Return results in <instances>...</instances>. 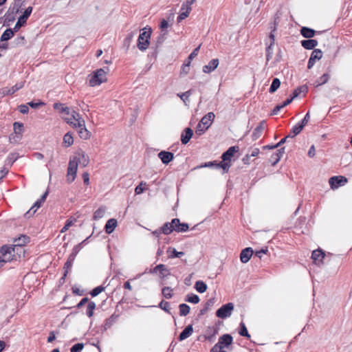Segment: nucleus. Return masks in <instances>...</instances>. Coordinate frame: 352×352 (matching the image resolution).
Returning <instances> with one entry per match:
<instances>
[{"label":"nucleus","instance_id":"f3484780","mask_svg":"<svg viewBox=\"0 0 352 352\" xmlns=\"http://www.w3.org/2000/svg\"><path fill=\"white\" fill-rule=\"evenodd\" d=\"M157 155L164 164H168L174 158V155L173 153L166 151H160Z\"/></svg>","mask_w":352,"mask_h":352},{"label":"nucleus","instance_id":"8fccbe9b","mask_svg":"<svg viewBox=\"0 0 352 352\" xmlns=\"http://www.w3.org/2000/svg\"><path fill=\"white\" fill-rule=\"evenodd\" d=\"M239 333L243 337L250 338V335L249 334L248 329L243 322H241L240 324V329Z\"/></svg>","mask_w":352,"mask_h":352},{"label":"nucleus","instance_id":"37998d69","mask_svg":"<svg viewBox=\"0 0 352 352\" xmlns=\"http://www.w3.org/2000/svg\"><path fill=\"white\" fill-rule=\"evenodd\" d=\"M280 85V81L278 78H275L273 79L272 82L269 89L270 93L275 92Z\"/></svg>","mask_w":352,"mask_h":352},{"label":"nucleus","instance_id":"473e14b6","mask_svg":"<svg viewBox=\"0 0 352 352\" xmlns=\"http://www.w3.org/2000/svg\"><path fill=\"white\" fill-rule=\"evenodd\" d=\"M195 289L199 293H204L207 289V285L202 280H197L195 284Z\"/></svg>","mask_w":352,"mask_h":352},{"label":"nucleus","instance_id":"2eb2a0df","mask_svg":"<svg viewBox=\"0 0 352 352\" xmlns=\"http://www.w3.org/2000/svg\"><path fill=\"white\" fill-rule=\"evenodd\" d=\"M172 223H173V227L175 228L174 231H175L177 232H186L189 228L188 223H180L179 219H177V218L173 219L172 220Z\"/></svg>","mask_w":352,"mask_h":352},{"label":"nucleus","instance_id":"a878e982","mask_svg":"<svg viewBox=\"0 0 352 352\" xmlns=\"http://www.w3.org/2000/svg\"><path fill=\"white\" fill-rule=\"evenodd\" d=\"M117 226V221L115 219H109L104 226L105 232L107 234H111L113 232Z\"/></svg>","mask_w":352,"mask_h":352},{"label":"nucleus","instance_id":"20e7f679","mask_svg":"<svg viewBox=\"0 0 352 352\" xmlns=\"http://www.w3.org/2000/svg\"><path fill=\"white\" fill-rule=\"evenodd\" d=\"M232 337L230 334H224L219 338L218 342L210 349V352H226L224 347L229 346L232 343Z\"/></svg>","mask_w":352,"mask_h":352},{"label":"nucleus","instance_id":"7ed1b4c3","mask_svg":"<svg viewBox=\"0 0 352 352\" xmlns=\"http://www.w3.org/2000/svg\"><path fill=\"white\" fill-rule=\"evenodd\" d=\"M109 69L108 67L98 69L89 76V85L91 87H96L101 85L107 80V74Z\"/></svg>","mask_w":352,"mask_h":352},{"label":"nucleus","instance_id":"1a4fd4ad","mask_svg":"<svg viewBox=\"0 0 352 352\" xmlns=\"http://www.w3.org/2000/svg\"><path fill=\"white\" fill-rule=\"evenodd\" d=\"M25 85V81H21L17 82L16 85L12 86V87H3L0 90V94L3 96L12 95L23 88Z\"/></svg>","mask_w":352,"mask_h":352},{"label":"nucleus","instance_id":"e2e57ef3","mask_svg":"<svg viewBox=\"0 0 352 352\" xmlns=\"http://www.w3.org/2000/svg\"><path fill=\"white\" fill-rule=\"evenodd\" d=\"M206 130L207 129H206L205 126L198 123L195 133L197 135H201L204 134Z\"/></svg>","mask_w":352,"mask_h":352},{"label":"nucleus","instance_id":"58836bf2","mask_svg":"<svg viewBox=\"0 0 352 352\" xmlns=\"http://www.w3.org/2000/svg\"><path fill=\"white\" fill-rule=\"evenodd\" d=\"M106 211V208L104 206L100 207L98 209H97L94 214V220H98L101 218H102L104 215Z\"/></svg>","mask_w":352,"mask_h":352},{"label":"nucleus","instance_id":"6e6d98bb","mask_svg":"<svg viewBox=\"0 0 352 352\" xmlns=\"http://www.w3.org/2000/svg\"><path fill=\"white\" fill-rule=\"evenodd\" d=\"M104 290V287L100 285L95 287L91 292L90 294L95 297Z\"/></svg>","mask_w":352,"mask_h":352},{"label":"nucleus","instance_id":"b1692460","mask_svg":"<svg viewBox=\"0 0 352 352\" xmlns=\"http://www.w3.org/2000/svg\"><path fill=\"white\" fill-rule=\"evenodd\" d=\"M193 332V328L191 324L188 325L179 334V340L182 341L190 337Z\"/></svg>","mask_w":352,"mask_h":352},{"label":"nucleus","instance_id":"5fc2aeb1","mask_svg":"<svg viewBox=\"0 0 352 352\" xmlns=\"http://www.w3.org/2000/svg\"><path fill=\"white\" fill-rule=\"evenodd\" d=\"M83 348H84L83 343H77L71 347L70 351L71 352H81L82 350L83 349Z\"/></svg>","mask_w":352,"mask_h":352},{"label":"nucleus","instance_id":"39448f33","mask_svg":"<svg viewBox=\"0 0 352 352\" xmlns=\"http://www.w3.org/2000/svg\"><path fill=\"white\" fill-rule=\"evenodd\" d=\"M151 32L144 31L140 34L137 45L140 50L145 51L148 47Z\"/></svg>","mask_w":352,"mask_h":352},{"label":"nucleus","instance_id":"a19ab883","mask_svg":"<svg viewBox=\"0 0 352 352\" xmlns=\"http://www.w3.org/2000/svg\"><path fill=\"white\" fill-rule=\"evenodd\" d=\"M329 78V75L328 74H324L322 76H320L314 83L316 87H318L325 84Z\"/></svg>","mask_w":352,"mask_h":352},{"label":"nucleus","instance_id":"72a5a7b5","mask_svg":"<svg viewBox=\"0 0 352 352\" xmlns=\"http://www.w3.org/2000/svg\"><path fill=\"white\" fill-rule=\"evenodd\" d=\"M63 143L65 147H69L73 144L74 138L69 132L65 134V135L63 137Z\"/></svg>","mask_w":352,"mask_h":352},{"label":"nucleus","instance_id":"c85d7f7f","mask_svg":"<svg viewBox=\"0 0 352 352\" xmlns=\"http://www.w3.org/2000/svg\"><path fill=\"white\" fill-rule=\"evenodd\" d=\"M74 260H75V258H74L73 256L71 257L69 256L67 261L65 262V263L64 265L65 272H64V274H63V277L61 278V279L65 280L69 270L73 265Z\"/></svg>","mask_w":352,"mask_h":352},{"label":"nucleus","instance_id":"49530a36","mask_svg":"<svg viewBox=\"0 0 352 352\" xmlns=\"http://www.w3.org/2000/svg\"><path fill=\"white\" fill-rule=\"evenodd\" d=\"M231 166V164L230 162H228L227 161H222L219 163H217V168H222L225 173L228 172L229 168Z\"/></svg>","mask_w":352,"mask_h":352},{"label":"nucleus","instance_id":"bf43d9fd","mask_svg":"<svg viewBox=\"0 0 352 352\" xmlns=\"http://www.w3.org/2000/svg\"><path fill=\"white\" fill-rule=\"evenodd\" d=\"M14 131L16 133H21L23 129V125L20 122H14Z\"/></svg>","mask_w":352,"mask_h":352},{"label":"nucleus","instance_id":"f257e3e1","mask_svg":"<svg viewBox=\"0 0 352 352\" xmlns=\"http://www.w3.org/2000/svg\"><path fill=\"white\" fill-rule=\"evenodd\" d=\"M63 120L73 127L78 129V135L81 139L87 140L90 138L91 133L86 129L85 120L78 113L74 111L70 118L64 116Z\"/></svg>","mask_w":352,"mask_h":352},{"label":"nucleus","instance_id":"7c9ffc66","mask_svg":"<svg viewBox=\"0 0 352 352\" xmlns=\"http://www.w3.org/2000/svg\"><path fill=\"white\" fill-rule=\"evenodd\" d=\"M285 153V147L280 148L277 151L276 153H274L272 155V157L274 160L272 165H275L276 163L279 162L283 154Z\"/></svg>","mask_w":352,"mask_h":352},{"label":"nucleus","instance_id":"2f4dec72","mask_svg":"<svg viewBox=\"0 0 352 352\" xmlns=\"http://www.w3.org/2000/svg\"><path fill=\"white\" fill-rule=\"evenodd\" d=\"M167 252L170 253L168 255L170 258H179L184 254V252H177L175 248L170 247L168 248Z\"/></svg>","mask_w":352,"mask_h":352},{"label":"nucleus","instance_id":"0e129e2a","mask_svg":"<svg viewBox=\"0 0 352 352\" xmlns=\"http://www.w3.org/2000/svg\"><path fill=\"white\" fill-rule=\"evenodd\" d=\"M191 94V90H188L182 94H177L178 96L185 102L188 99Z\"/></svg>","mask_w":352,"mask_h":352},{"label":"nucleus","instance_id":"338daca9","mask_svg":"<svg viewBox=\"0 0 352 352\" xmlns=\"http://www.w3.org/2000/svg\"><path fill=\"white\" fill-rule=\"evenodd\" d=\"M18 109L20 113L23 114H26L29 111L28 105L27 104H21L19 106Z\"/></svg>","mask_w":352,"mask_h":352},{"label":"nucleus","instance_id":"864d4df0","mask_svg":"<svg viewBox=\"0 0 352 352\" xmlns=\"http://www.w3.org/2000/svg\"><path fill=\"white\" fill-rule=\"evenodd\" d=\"M159 307L166 311L168 314H170V303L168 302L162 300L159 304Z\"/></svg>","mask_w":352,"mask_h":352},{"label":"nucleus","instance_id":"aec40b11","mask_svg":"<svg viewBox=\"0 0 352 352\" xmlns=\"http://www.w3.org/2000/svg\"><path fill=\"white\" fill-rule=\"evenodd\" d=\"M219 63L218 58L212 59L208 65L203 67V72L206 74L213 72L218 67Z\"/></svg>","mask_w":352,"mask_h":352},{"label":"nucleus","instance_id":"69168bd1","mask_svg":"<svg viewBox=\"0 0 352 352\" xmlns=\"http://www.w3.org/2000/svg\"><path fill=\"white\" fill-rule=\"evenodd\" d=\"M5 21L7 22L14 21L15 20V15H14L12 13H10V10H8L6 14H5Z\"/></svg>","mask_w":352,"mask_h":352},{"label":"nucleus","instance_id":"a18cd8bd","mask_svg":"<svg viewBox=\"0 0 352 352\" xmlns=\"http://www.w3.org/2000/svg\"><path fill=\"white\" fill-rule=\"evenodd\" d=\"M162 294L163 296L167 299H170L173 297V289L170 287H164L162 289Z\"/></svg>","mask_w":352,"mask_h":352},{"label":"nucleus","instance_id":"4468645a","mask_svg":"<svg viewBox=\"0 0 352 352\" xmlns=\"http://www.w3.org/2000/svg\"><path fill=\"white\" fill-rule=\"evenodd\" d=\"M324 252L320 250H316L312 252L311 258L315 264L320 265L323 264V259L324 258Z\"/></svg>","mask_w":352,"mask_h":352},{"label":"nucleus","instance_id":"c756f323","mask_svg":"<svg viewBox=\"0 0 352 352\" xmlns=\"http://www.w3.org/2000/svg\"><path fill=\"white\" fill-rule=\"evenodd\" d=\"M160 228L162 233L165 235L170 234L175 229L173 223H172V221L170 222L165 223Z\"/></svg>","mask_w":352,"mask_h":352},{"label":"nucleus","instance_id":"774afa93","mask_svg":"<svg viewBox=\"0 0 352 352\" xmlns=\"http://www.w3.org/2000/svg\"><path fill=\"white\" fill-rule=\"evenodd\" d=\"M199 49L200 46H198L188 56V60L191 61L194 58H195L197 56Z\"/></svg>","mask_w":352,"mask_h":352},{"label":"nucleus","instance_id":"cd10ccee","mask_svg":"<svg viewBox=\"0 0 352 352\" xmlns=\"http://www.w3.org/2000/svg\"><path fill=\"white\" fill-rule=\"evenodd\" d=\"M14 32H15V31L14 30V28L13 29H11V28L6 29L3 32L2 35L1 36V38H0L1 41L3 42V41H7L10 40L11 38L13 37Z\"/></svg>","mask_w":352,"mask_h":352},{"label":"nucleus","instance_id":"09e8293b","mask_svg":"<svg viewBox=\"0 0 352 352\" xmlns=\"http://www.w3.org/2000/svg\"><path fill=\"white\" fill-rule=\"evenodd\" d=\"M196 1V0H186V1L182 5V10L191 11V6Z\"/></svg>","mask_w":352,"mask_h":352},{"label":"nucleus","instance_id":"5701e85b","mask_svg":"<svg viewBox=\"0 0 352 352\" xmlns=\"http://www.w3.org/2000/svg\"><path fill=\"white\" fill-rule=\"evenodd\" d=\"M301 45L306 50H314L318 45V42L315 39H307L301 41Z\"/></svg>","mask_w":352,"mask_h":352},{"label":"nucleus","instance_id":"4c0bfd02","mask_svg":"<svg viewBox=\"0 0 352 352\" xmlns=\"http://www.w3.org/2000/svg\"><path fill=\"white\" fill-rule=\"evenodd\" d=\"M179 315L181 316H187L189 314L190 310V307L187 304H185V303L180 304L179 305Z\"/></svg>","mask_w":352,"mask_h":352},{"label":"nucleus","instance_id":"c03bdc74","mask_svg":"<svg viewBox=\"0 0 352 352\" xmlns=\"http://www.w3.org/2000/svg\"><path fill=\"white\" fill-rule=\"evenodd\" d=\"M307 91V87L303 85L298 87L296 89H294L293 94H292V98L294 99L297 98L301 93H306Z\"/></svg>","mask_w":352,"mask_h":352},{"label":"nucleus","instance_id":"79ce46f5","mask_svg":"<svg viewBox=\"0 0 352 352\" xmlns=\"http://www.w3.org/2000/svg\"><path fill=\"white\" fill-rule=\"evenodd\" d=\"M303 128L304 127L299 122L295 124L291 129V133H292V135H291V138H293L294 137L299 134L303 129Z\"/></svg>","mask_w":352,"mask_h":352},{"label":"nucleus","instance_id":"13d9d810","mask_svg":"<svg viewBox=\"0 0 352 352\" xmlns=\"http://www.w3.org/2000/svg\"><path fill=\"white\" fill-rule=\"evenodd\" d=\"M190 65V60H188L187 62H185L182 66L181 74H187L190 70V68H189Z\"/></svg>","mask_w":352,"mask_h":352},{"label":"nucleus","instance_id":"dca6fc26","mask_svg":"<svg viewBox=\"0 0 352 352\" xmlns=\"http://www.w3.org/2000/svg\"><path fill=\"white\" fill-rule=\"evenodd\" d=\"M214 118V113L213 112H209L201 118L199 124L205 126L206 129H208L211 126Z\"/></svg>","mask_w":352,"mask_h":352},{"label":"nucleus","instance_id":"e433bc0d","mask_svg":"<svg viewBox=\"0 0 352 352\" xmlns=\"http://www.w3.org/2000/svg\"><path fill=\"white\" fill-rule=\"evenodd\" d=\"M214 304V300L213 299H209L205 304L203 309H201L199 311V316L205 315L208 311L209 310L210 307H212Z\"/></svg>","mask_w":352,"mask_h":352},{"label":"nucleus","instance_id":"412c9836","mask_svg":"<svg viewBox=\"0 0 352 352\" xmlns=\"http://www.w3.org/2000/svg\"><path fill=\"white\" fill-rule=\"evenodd\" d=\"M239 151L238 146H230L226 152H224L221 155V159L223 161H230L232 157H233L234 154Z\"/></svg>","mask_w":352,"mask_h":352},{"label":"nucleus","instance_id":"4be33fe9","mask_svg":"<svg viewBox=\"0 0 352 352\" xmlns=\"http://www.w3.org/2000/svg\"><path fill=\"white\" fill-rule=\"evenodd\" d=\"M193 135V131L189 128H186L181 134V142L183 144H186Z\"/></svg>","mask_w":352,"mask_h":352},{"label":"nucleus","instance_id":"f8f14e48","mask_svg":"<svg viewBox=\"0 0 352 352\" xmlns=\"http://www.w3.org/2000/svg\"><path fill=\"white\" fill-rule=\"evenodd\" d=\"M347 179L344 176H333L329 179V183L332 189L338 188L339 186L344 185Z\"/></svg>","mask_w":352,"mask_h":352},{"label":"nucleus","instance_id":"6ab92c4d","mask_svg":"<svg viewBox=\"0 0 352 352\" xmlns=\"http://www.w3.org/2000/svg\"><path fill=\"white\" fill-rule=\"evenodd\" d=\"M253 254V250L251 248L243 249L240 254V260L241 263H248Z\"/></svg>","mask_w":352,"mask_h":352},{"label":"nucleus","instance_id":"a211bd4d","mask_svg":"<svg viewBox=\"0 0 352 352\" xmlns=\"http://www.w3.org/2000/svg\"><path fill=\"white\" fill-rule=\"evenodd\" d=\"M265 121L262 120L261 122H259L258 126L254 129V130L252 133V140H256L257 139H258L261 137V134L263 133V131L265 130Z\"/></svg>","mask_w":352,"mask_h":352},{"label":"nucleus","instance_id":"9b49d317","mask_svg":"<svg viewBox=\"0 0 352 352\" xmlns=\"http://www.w3.org/2000/svg\"><path fill=\"white\" fill-rule=\"evenodd\" d=\"M53 108L58 111L59 113L62 114V118L63 119V117H71V115L72 114L73 111H70V109L65 106L64 104L60 102H55L53 104Z\"/></svg>","mask_w":352,"mask_h":352},{"label":"nucleus","instance_id":"ddd939ff","mask_svg":"<svg viewBox=\"0 0 352 352\" xmlns=\"http://www.w3.org/2000/svg\"><path fill=\"white\" fill-rule=\"evenodd\" d=\"M322 56V52L319 49H314L311 52V56L308 60L307 67L311 69L315 64L316 60H320Z\"/></svg>","mask_w":352,"mask_h":352},{"label":"nucleus","instance_id":"423d86ee","mask_svg":"<svg viewBox=\"0 0 352 352\" xmlns=\"http://www.w3.org/2000/svg\"><path fill=\"white\" fill-rule=\"evenodd\" d=\"M234 309V305L232 302H228L226 305H222L216 311L217 317L219 318H226L231 316L232 311Z\"/></svg>","mask_w":352,"mask_h":352},{"label":"nucleus","instance_id":"9d476101","mask_svg":"<svg viewBox=\"0 0 352 352\" xmlns=\"http://www.w3.org/2000/svg\"><path fill=\"white\" fill-rule=\"evenodd\" d=\"M71 159L77 162V166L80 164L82 167L87 166L89 162V156L82 151L76 153V155Z\"/></svg>","mask_w":352,"mask_h":352},{"label":"nucleus","instance_id":"c9c22d12","mask_svg":"<svg viewBox=\"0 0 352 352\" xmlns=\"http://www.w3.org/2000/svg\"><path fill=\"white\" fill-rule=\"evenodd\" d=\"M185 300L188 302L197 304V303H199L200 299H199V297L197 294L190 293V294H187V296H186Z\"/></svg>","mask_w":352,"mask_h":352},{"label":"nucleus","instance_id":"3c124183","mask_svg":"<svg viewBox=\"0 0 352 352\" xmlns=\"http://www.w3.org/2000/svg\"><path fill=\"white\" fill-rule=\"evenodd\" d=\"M190 12L188 11V10H182V8L180 9V13L179 14V16H177V23H180L182 21H183L184 19H185L186 18H187L189 15Z\"/></svg>","mask_w":352,"mask_h":352},{"label":"nucleus","instance_id":"de8ad7c7","mask_svg":"<svg viewBox=\"0 0 352 352\" xmlns=\"http://www.w3.org/2000/svg\"><path fill=\"white\" fill-rule=\"evenodd\" d=\"M163 268H160L158 270L160 277L162 279L165 278L166 277L168 276L170 274V270L166 267V266L163 264Z\"/></svg>","mask_w":352,"mask_h":352},{"label":"nucleus","instance_id":"4d7b16f0","mask_svg":"<svg viewBox=\"0 0 352 352\" xmlns=\"http://www.w3.org/2000/svg\"><path fill=\"white\" fill-rule=\"evenodd\" d=\"M146 186V183L141 182L140 184L137 186L135 188V192L136 195H140L142 193L144 190V186Z\"/></svg>","mask_w":352,"mask_h":352},{"label":"nucleus","instance_id":"052dcab7","mask_svg":"<svg viewBox=\"0 0 352 352\" xmlns=\"http://www.w3.org/2000/svg\"><path fill=\"white\" fill-rule=\"evenodd\" d=\"M81 248H82L80 247V244H78V245H75L74 247V248L72 249V252L70 254L69 256H71V257L73 256L74 258H76L77 254H78V252H80Z\"/></svg>","mask_w":352,"mask_h":352},{"label":"nucleus","instance_id":"393cba45","mask_svg":"<svg viewBox=\"0 0 352 352\" xmlns=\"http://www.w3.org/2000/svg\"><path fill=\"white\" fill-rule=\"evenodd\" d=\"M316 32L314 30V29H311L310 28H308V27H302L301 29H300V34L301 35L306 38H311L312 37L314 36V35L316 34Z\"/></svg>","mask_w":352,"mask_h":352},{"label":"nucleus","instance_id":"603ef678","mask_svg":"<svg viewBox=\"0 0 352 352\" xmlns=\"http://www.w3.org/2000/svg\"><path fill=\"white\" fill-rule=\"evenodd\" d=\"M270 38L271 39V43L270 45L266 49V56L267 60H269L271 58L270 50L272 46L274 44V35L272 33H271L270 35Z\"/></svg>","mask_w":352,"mask_h":352},{"label":"nucleus","instance_id":"f03ea898","mask_svg":"<svg viewBox=\"0 0 352 352\" xmlns=\"http://www.w3.org/2000/svg\"><path fill=\"white\" fill-rule=\"evenodd\" d=\"M22 240V243H18L14 245H3L1 248V254L2 256H0V268L5 263L10 262L14 259H15V250H17L21 248V246L27 243L29 240L28 237L26 236H23L22 239L19 238V241Z\"/></svg>","mask_w":352,"mask_h":352},{"label":"nucleus","instance_id":"680f3d73","mask_svg":"<svg viewBox=\"0 0 352 352\" xmlns=\"http://www.w3.org/2000/svg\"><path fill=\"white\" fill-rule=\"evenodd\" d=\"M45 104L43 102L38 101V102H35L34 101H31L28 103V105L31 107L33 109H37L40 107L44 106Z\"/></svg>","mask_w":352,"mask_h":352},{"label":"nucleus","instance_id":"ea45409f","mask_svg":"<svg viewBox=\"0 0 352 352\" xmlns=\"http://www.w3.org/2000/svg\"><path fill=\"white\" fill-rule=\"evenodd\" d=\"M96 309V303L93 301H89L87 306L86 314L89 318L94 315V311Z\"/></svg>","mask_w":352,"mask_h":352},{"label":"nucleus","instance_id":"6e6552de","mask_svg":"<svg viewBox=\"0 0 352 352\" xmlns=\"http://www.w3.org/2000/svg\"><path fill=\"white\" fill-rule=\"evenodd\" d=\"M77 169V162L70 158L67 173V181L68 183H72L74 181L76 177Z\"/></svg>","mask_w":352,"mask_h":352},{"label":"nucleus","instance_id":"f704fd0d","mask_svg":"<svg viewBox=\"0 0 352 352\" xmlns=\"http://www.w3.org/2000/svg\"><path fill=\"white\" fill-rule=\"evenodd\" d=\"M42 205L41 201L38 199L34 204L32 208L25 213V216L29 217L30 216L34 214L38 208H39Z\"/></svg>","mask_w":352,"mask_h":352},{"label":"nucleus","instance_id":"bb28decb","mask_svg":"<svg viewBox=\"0 0 352 352\" xmlns=\"http://www.w3.org/2000/svg\"><path fill=\"white\" fill-rule=\"evenodd\" d=\"M118 314H113L109 318H107L104 323V329L105 330L109 329L118 320Z\"/></svg>","mask_w":352,"mask_h":352},{"label":"nucleus","instance_id":"0eeeda50","mask_svg":"<svg viewBox=\"0 0 352 352\" xmlns=\"http://www.w3.org/2000/svg\"><path fill=\"white\" fill-rule=\"evenodd\" d=\"M32 10L33 8L32 6H29L25 10L23 14L20 16L19 18L18 19V21L14 27V30L15 32H17L22 26L25 25L28 19L32 14Z\"/></svg>","mask_w":352,"mask_h":352}]
</instances>
